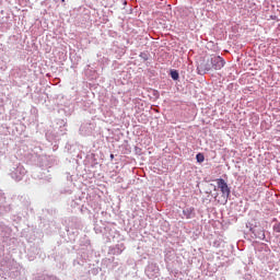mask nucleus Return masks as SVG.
<instances>
[{"mask_svg": "<svg viewBox=\"0 0 280 280\" xmlns=\"http://www.w3.org/2000/svg\"><path fill=\"white\" fill-rule=\"evenodd\" d=\"M224 65H226V62L224 61V58L220 57V56H215V55H211L210 58L207 59L206 63H201L198 67V71L199 73H206L207 71H212V69L214 71H220V69L224 68Z\"/></svg>", "mask_w": 280, "mask_h": 280, "instance_id": "1", "label": "nucleus"}, {"mask_svg": "<svg viewBox=\"0 0 280 280\" xmlns=\"http://www.w3.org/2000/svg\"><path fill=\"white\" fill-rule=\"evenodd\" d=\"M217 185L222 192V205H226V202H229V196H231V188L229 187V184H226V182L222 178L217 179Z\"/></svg>", "mask_w": 280, "mask_h": 280, "instance_id": "2", "label": "nucleus"}, {"mask_svg": "<svg viewBox=\"0 0 280 280\" xmlns=\"http://www.w3.org/2000/svg\"><path fill=\"white\" fill-rule=\"evenodd\" d=\"M183 214L185 215L186 220H191V218H196V212L194 207L184 209Z\"/></svg>", "mask_w": 280, "mask_h": 280, "instance_id": "3", "label": "nucleus"}, {"mask_svg": "<svg viewBox=\"0 0 280 280\" xmlns=\"http://www.w3.org/2000/svg\"><path fill=\"white\" fill-rule=\"evenodd\" d=\"M196 159H197V163H205V154L198 153L196 155Z\"/></svg>", "mask_w": 280, "mask_h": 280, "instance_id": "4", "label": "nucleus"}, {"mask_svg": "<svg viewBox=\"0 0 280 280\" xmlns=\"http://www.w3.org/2000/svg\"><path fill=\"white\" fill-rule=\"evenodd\" d=\"M171 78L173 80H178V71H171Z\"/></svg>", "mask_w": 280, "mask_h": 280, "instance_id": "5", "label": "nucleus"}, {"mask_svg": "<svg viewBox=\"0 0 280 280\" xmlns=\"http://www.w3.org/2000/svg\"><path fill=\"white\" fill-rule=\"evenodd\" d=\"M273 230L276 231V233H280V223H277V224L273 226Z\"/></svg>", "mask_w": 280, "mask_h": 280, "instance_id": "6", "label": "nucleus"}, {"mask_svg": "<svg viewBox=\"0 0 280 280\" xmlns=\"http://www.w3.org/2000/svg\"><path fill=\"white\" fill-rule=\"evenodd\" d=\"M110 159L114 160V159H115V155H114V154H110Z\"/></svg>", "mask_w": 280, "mask_h": 280, "instance_id": "7", "label": "nucleus"}, {"mask_svg": "<svg viewBox=\"0 0 280 280\" xmlns=\"http://www.w3.org/2000/svg\"><path fill=\"white\" fill-rule=\"evenodd\" d=\"M61 3H65V0H61Z\"/></svg>", "mask_w": 280, "mask_h": 280, "instance_id": "8", "label": "nucleus"}]
</instances>
